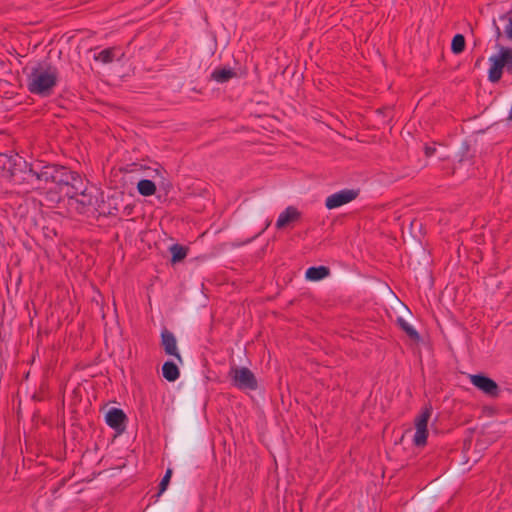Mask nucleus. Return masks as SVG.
Segmentation results:
<instances>
[{"label": "nucleus", "mask_w": 512, "mask_h": 512, "mask_svg": "<svg viewBox=\"0 0 512 512\" xmlns=\"http://www.w3.org/2000/svg\"><path fill=\"white\" fill-rule=\"evenodd\" d=\"M465 49V37L462 34H456L451 42V51L454 54H460Z\"/></svg>", "instance_id": "aec40b11"}, {"label": "nucleus", "mask_w": 512, "mask_h": 512, "mask_svg": "<svg viewBox=\"0 0 512 512\" xmlns=\"http://www.w3.org/2000/svg\"><path fill=\"white\" fill-rule=\"evenodd\" d=\"M162 375L167 381L174 382L179 378L180 370L174 362L166 361L162 366Z\"/></svg>", "instance_id": "2eb2a0df"}, {"label": "nucleus", "mask_w": 512, "mask_h": 512, "mask_svg": "<svg viewBox=\"0 0 512 512\" xmlns=\"http://www.w3.org/2000/svg\"><path fill=\"white\" fill-rule=\"evenodd\" d=\"M499 20L505 22L503 31L497 24L496 19H493L492 26L495 32V41L499 43L502 36H505L512 43V10L505 12L499 16Z\"/></svg>", "instance_id": "9b49d317"}, {"label": "nucleus", "mask_w": 512, "mask_h": 512, "mask_svg": "<svg viewBox=\"0 0 512 512\" xmlns=\"http://www.w3.org/2000/svg\"><path fill=\"white\" fill-rule=\"evenodd\" d=\"M358 196V191L354 189H343L336 193L329 195L325 200V206L327 209L332 210L341 207Z\"/></svg>", "instance_id": "0eeeda50"}, {"label": "nucleus", "mask_w": 512, "mask_h": 512, "mask_svg": "<svg viewBox=\"0 0 512 512\" xmlns=\"http://www.w3.org/2000/svg\"><path fill=\"white\" fill-rule=\"evenodd\" d=\"M169 251L172 255L171 262L177 263L186 258L188 248L180 244H173L170 246Z\"/></svg>", "instance_id": "dca6fc26"}, {"label": "nucleus", "mask_w": 512, "mask_h": 512, "mask_svg": "<svg viewBox=\"0 0 512 512\" xmlns=\"http://www.w3.org/2000/svg\"><path fill=\"white\" fill-rule=\"evenodd\" d=\"M330 274V269L326 266H313L306 270L305 277L309 281H320Z\"/></svg>", "instance_id": "4468645a"}, {"label": "nucleus", "mask_w": 512, "mask_h": 512, "mask_svg": "<svg viewBox=\"0 0 512 512\" xmlns=\"http://www.w3.org/2000/svg\"><path fill=\"white\" fill-rule=\"evenodd\" d=\"M508 120H512V104H511V108L509 110V114H508V117H507Z\"/></svg>", "instance_id": "5701e85b"}, {"label": "nucleus", "mask_w": 512, "mask_h": 512, "mask_svg": "<svg viewBox=\"0 0 512 512\" xmlns=\"http://www.w3.org/2000/svg\"><path fill=\"white\" fill-rule=\"evenodd\" d=\"M236 77V72L230 67H219L211 73V79L217 83H226Z\"/></svg>", "instance_id": "ddd939ff"}, {"label": "nucleus", "mask_w": 512, "mask_h": 512, "mask_svg": "<svg viewBox=\"0 0 512 512\" xmlns=\"http://www.w3.org/2000/svg\"><path fill=\"white\" fill-rule=\"evenodd\" d=\"M137 189L142 196H151L156 192V185L152 180L142 179L138 182Z\"/></svg>", "instance_id": "f3484780"}, {"label": "nucleus", "mask_w": 512, "mask_h": 512, "mask_svg": "<svg viewBox=\"0 0 512 512\" xmlns=\"http://www.w3.org/2000/svg\"><path fill=\"white\" fill-rule=\"evenodd\" d=\"M27 90L41 98L50 97L60 80L59 69L52 63L38 61L23 69Z\"/></svg>", "instance_id": "f03ea898"}, {"label": "nucleus", "mask_w": 512, "mask_h": 512, "mask_svg": "<svg viewBox=\"0 0 512 512\" xmlns=\"http://www.w3.org/2000/svg\"><path fill=\"white\" fill-rule=\"evenodd\" d=\"M115 51H116V48H114V47H109V48L103 49L99 53L94 54V60L99 61L103 64H109V63L113 62V60L115 58Z\"/></svg>", "instance_id": "6ab92c4d"}, {"label": "nucleus", "mask_w": 512, "mask_h": 512, "mask_svg": "<svg viewBox=\"0 0 512 512\" xmlns=\"http://www.w3.org/2000/svg\"><path fill=\"white\" fill-rule=\"evenodd\" d=\"M470 382L480 391L490 397H497L500 389L498 384L491 378L483 374L470 375Z\"/></svg>", "instance_id": "6e6552de"}, {"label": "nucleus", "mask_w": 512, "mask_h": 512, "mask_svg": "<svg viewBox=\"0 0 512 512\" xmlns=\"http://www.w3.org/2000/svg\"><path fill=\"white\" fill-rule=\"evenodd\" d=\"M71 200H75L76 210L79 213H87L91 209H98L99 195L95 188H87L86 183L82 179V189L76 191L72 196H66Z\"/></svg>", "instance_id": "39448f33"}, {"label": "nucleus", "mask_w": 512, "mask_h": 512, "mask_svg": "<svg viewBox=\"0 0 512 512\" xmlns=\"http://www.w3.org/2000/svg\"><path fill=\"white\" fill-rule=\"evenodd\" d=\"M300 218L301 212L294 206H288L283 212L280 213L276 221V228L283 229L289 224L298 221Z\"/></svg>", "instance_id": "f8f14e48"}, {"label": "nucleus", "mask_w": 512, "mask_h": 512, "mask_svg": "<svg viewBox=\"0 0 512 512\" xmlns=\"http://www.w3.org/2000/svg\"><path fill=\"white\" fill-rule=\"evenodd\" d=\"M435 152H436V148H435V147L425 146V154H426V156L430 157V156H432Z\"/></svg>", "instance_id": "4be33fe9"}, {"label": "nucleus", "mask_w": 512, "mask_h": 512, "mask_svg": "<svg viewBox=\"0 0 512 512\" xmlns=\"http://www.w3.org/2000/svg\"><path fill=\"white\" fill-rule=\"evenodd\" d=\"M432 414V406L430 404L426 405L421 413L415 418L414 424L416 428V432L413 437V443L417 447H422L427 442L428 437V421Z\"/></svg>", "instance_id": "423d86ee"}, {"label": "nucleus", "mask_w": 512, "mask_h": 512, "mask_svg": "<svg viewBox=\"0 0 512 512\" xmlns=\"http://www.w3.org/2000/svg\"><path fill=\"white\" fill-rule=\"evenodd\" d=\"M172 476V470L167 469L165 475L163 476L161 482L159 483V491L157 496H160L162 493H164L169 485L170 479Z\"/></svg>", "instance_id": "412c9836"}, {"label": "nucleus", "mask_w": 512, "mask_h": 512, "mask_svg": "<svg viewBox=\"0 0 512 512\" xmlns=\"http://www.w3.org/2000/svg\"><path fill=\"white\" fill-rule=\"evenodd\" d=\"M397 324L399 325V327L407 334V336L413 340V341H416L418 342L420 340V335L419 333L416 331V329L410 325L405 319H403L402 317H399L397 319Z\"/></svg>", "instance_id": "a211bd4d"}, {"label": "nucleus", "mask_w": 512, "mask_h": 512, "mask_svg": "<svg viewBox=\"0 0 512 512\" xmlns=\"http://www.w3.org/2000/svg\"><path fill=\"white\" fill-rule=\"evenodd\" d=\"M497 53L489 57L490 68L488 80L492 83L500 81L503 71L512 74V48L496 43Z\"/></svg>", "instance_id": "7ed1b4c3"}, {"label": "nucleus", "mask_w": 512, "mask_h": 512, "mask_svg": "<svg viewBox=\"0 0 512 512\" xmlns=\"http://www.w3.org/2000/svg\"><path fill=\"white\" fill-rule=\"evenodd\" d=\"M0 177L21 193L37 191L52 204L82 189V177L66 166L35 161L28 163L18 154H0Z\"/></svg>", "instance_id": "f257e3e1"}, {"label": "nucleus", "mask_w": 512, "mask_h": 512, "mask_svg": "<svg viewBox=\"0 0 512 512\" xmlns=\"http://www.w3.org/2000/svg\"><path fill=\"white\" fill-rule=\"evenodd\" d=\"M228 375L232 385L241 391H255L258 389L257 378L247 367L232 366Z\"/></svg>", "instance_id": "20e7f679"}, {"label": "nucleus", "mask_w": 512, "mask_h": 512, "mask_svg": "<svg viewBox=\"0 0 512 512\" xmlns=\"http://www.w3.org/2000/svg\"><path fill=\"white\" fill-rule=\"evenodd\" d=\"M161 346L167 355L173 356L179 362H182V357L177 347V339L175 335L166 328L161 332Z\"/></svg>", "instance_id": "9d476101"}, {"label": "nucleus", "mask_w": 512, "mask_h": 512, "mask_svg": "<svg viewBox=\"0 0 512 512\" xmlns=\"http://www.w3.org/2000/svg\"><path fill=\"white\" fill-rule=\"evenodd\" d=\"M106 423L117 433H123L126 428L127 417L123 410L119 408H111L105 416Z\"/></svg>", "instance_id": "1a4fd4ad"}]
</instances>
